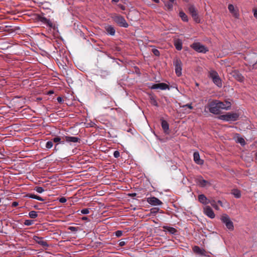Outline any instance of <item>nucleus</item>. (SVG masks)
Here are the masks:
<instances>
[{"label": "nucleus", "instance_id": "obj_7", "mask_svg": "<svg viewBox=\"0 0 257 257\" xmlns=\"http://www.w3.org/2000/svg\"><path fill=\"white\" fill-rule=\"evenodd\" d=\"M38 20L44 24L46 25L47 26L53 28V29H55V25L50 20L47 19L46 18L42 16H38Z\"/></svg>", "mask_w": 257, "mask_h": 257}, {"label": "nucleus", "instance_id": "obj_13", "mask_svg": "<svg viewBox=\"0 0 257 257\" xmlns=\"http://www.w3.org/2000/svg\"><path fill=\"white\" fill-rule=\"evenodd\" d=\"M203 210L204 213L210 218H214L215 217V214L209 206H205Z\"/></svg>", "mask_w": 257, "mask_h": 257}, {"label": "nucleus", "instance_id": "obj_55", "mask_svg": "<svg viewBox=\"0 0 257 257\" xmlns=\"http://www.w3.org/2000/svg\"><path fill=\"white\" fill-rule=\"evenodd\" d=\"M121 8L122 9V10H124V7L123 6H121Z\"/></svg>", "mask_w": 257, "mask_h": 257}, {"label": "nucleus", "instance_id": "obj_34", "mask_svg": "<svg viewBox=\"0 0 257 257\" xmlns=\"http://www.w3.org/2000/svg\"><path fill=\"white\" fill-rule=\"evenodd\" d=\"M53 146V142L52 140L50 141H48L46 143V147L47 149L52 148Z\"/></svg>", "mask_w": 257, "mask_h": 257}, {"label": "nucleus", "instance_id": "obj_20", "mask_svg": "<svg viewBox=\"0 0 257 257\" xmlns=\"http://www.w3.org/2000/svg\"><path fill=\"white\" fill-rule=\"evenodd\" d=\"M193 158L194 162L198 165H202L203 161L200 158V155L198 152H195L193 154Z\"/></svg>", "mask_w": 257, "mask_h": 257}, {"label": "nucleus", "instance_id": "obj_11", "mask_svg": "<svg viewBox=\"0 0 257 257\" xmlns=\"http://www.w3.org/2000/svg\"><path fill=\"white\" fill-rule=\"evenodd\" d=\"M196 181L197 184L201 187L210 185V183L208 181L203 179L201 176L198 177L196 179Z\"/></svg>", "mask_w": 257, "mask_h": 257}, {"label": "nucleus", "instance_id": "obj_58", "mask_svg": "<svg viewBox=\"0 0 257 257\" xmlns=\"http://www.w3.org/2000/svg\"><path fill=\"white\" fill-rule=\"evenodd\" d=\"M254 65H256V63H254V64H253V66L254 67H255V68H256V67H255V66H254Z\"/></svg>", "mask_w": 257, "mask_h": 257}, {"label": "nucleus", "instance_id": "obj_24", "mask_svg": "<svg viewBox=\"0 0 257 257\" xmlns=\"http://www.w3.org/2000/svg\"><path fill=\"white\" fill-rule=\"evenodd\" d=\"M175 48L178 50H181L182 48V43L179 39L176 40L174 42Z\"/></svg>", "mask_w": 257, "mask_h": 257}, {"label": "nucleus", "instance_id": "obj_9", "mask_svg": "<svg viewBox=\"0 0 257 257\" xmlns=\"http://www.w3.org/2000/svg\"><path fill=\"white\" fill-rule=\"evenodd\" d=\"M192 47L194 50L198 52L206 53L208 51L207 49L204 45L199 43H193Z\"/></svg>", "mask_w": 257, "mask_h": 257}, {"label": "nucleus", "instance_id": "obj_36", "mask_svg": "<svg viewBox=\"0 0 257 257\" xmlns=\"http://www.w3.org/2000/svg\"><path fill=\"white\" fill-rule=\"evenodd\" d=\"M237 142L240 143L242 146H244L245 144L244 139L241 137L237 138Z\"/></svg>", "mask_w": 257, "mask_h": 257}, {"label": "nucleus", "instance_id": "obj_19", "mask_svg": "<svg viewBox=\"0 0 257 257\" xmlns=\"http://www.w3.org/2000/svg\"><path fill=\"white\" fill-rule=\"evenodd\" d=\"M107 34L114 36L115 33L114 28L111 25H106L104 27Z\"/></svg>", "mask_w": 257, "mask_h": 257}, {"label": "nucleus", "instance_id": "obj_16", "mask_svg": "<svg viewBox=\"0 0 257 257\" xmlns=\"http://www.w3.org/2000/svg\"><path fill=\"white\" fill-rule=\"evenodd\" d=\"M152 89H160L161 90H165L167 88H169V86L167 84L164 83H160L155 84L151 87Z\"/></svg>", "mask_w": 257, "mask_h": 257}, {"label": "nucleus", "instance_id": "obj_12", "mask_svg": "<svg viewBox=\"0 0 257 257\" xmlns=\"http://www.w3.org/2000/svg\"><path fill=\"white\" fill-rule=\"evenodd\" d=\"M52 141L53 143H56V145L54 147V149L57 150V147L58 145L60 144H64L65 141H64L63 136H55L54 138L52 139Z\"/></svg>", "mask_w": 257, "mask_h": 257}, {"label": "nucleus", "instance_id": "obj_45", "mask_svg": "<svg viewBox=\"0 0 257 257\" xmlns=\"http://www.w3.org/2000/svg\"><path fill=\"white\" fill-rule=\"evenodd\" d=\"M18 205V202H13L12 203V206L16 207Z\"/></svg>", "mask_w": 257, "mask_h": 257}, {"label": "nucleus", "instance_id": "obj_17", "mask_svg": "<svg viewBox=\"0 0 257 257\" xmlns=\"http://www.w3.org/2000/svg\"><path fill=\"white\" fill-rule=\"evenodd\" d=\"M34 240L36 241V242H37V243L39 244L40 245H42L44 247L48 246L47 242L44 241L42 237L34 236Z\"/></svg>", "mask_w": 257, "mask_h": 257}, {"label": "nucleus", "instance_id": "obj_41", "mask_svg": "<svg viewBox=\"0 0 257 257\" xmlns=\"http://www.w3.org/2000/svg\"><path fill=\"white\" fill-rule=\"evenodd\" d=\"M181 107H187L188 108H189L190 109H192L193 108V106H192V104L191 103H190V104H186L185 105H183Z\"/></svg>", "mask_w": 257, "mask_h": 257}, {"label": "nucleus", "instance_id": "obj_46", "mask_svg": "<svg viewBox=\"0 0 257 257\" xmlns=\"http://www.w3.org/2000/svg\"><path fill=\"white\" fill-rule=\"evenodd\" d=\"M57 100H58V101L59 102L61 103V102H62V101H63V99H62V97H57Z\"/></svg>", "mask_w": 257, "mask_h": 257}, {"label": "nucleus", "instance_id": "obj_3", "mask_svg": "<svg viewBox=\"0 0 257 257\" xmlns=\"http://www.w3.org/2000/svg\"><path fill=\"white\" fill-rule=\"evenodd\" d=\"M112 18L113 20L119 26L123 27L124 28L128 27V25L122 16L115 14L112 17Z\"/></svg>", "mask_w": 257, "mask_h": 257}, {"label": "nucleus", "instance_id": "obj_56", "mask_svg": "<svg viewBox=\"0 0 257 257\" xmlns=\"http://www.w3.org/2000/svg\"><path fill=\"white\" fill-rule=\"evenodd\" d=\"M255 159L257 160V153L255 154Z\"/></svg>", "mask_w": 257, "mask_h": 257}, {"label": "nucleus", "instance_id": "obj_42", "mask_svg": "<svg viewBox=\"0 0 257 257\" xmlns=\"http://www.w3.org/2000/svg\"><path fill=\"white\" fill-rule=\"evenodd\" d=\"M122 232L120 230H117L115 232V235L117 237H120L122 235Z\"/></svg>", "mask_w": 257, "mask_h": 257}, {"label": "nucleus", "instance_id": "obj_22", "mask_svg": "<svg viewBox=\"0 0 257 257\" xmlns=\"http://www.w3.org/2000/svg\"><path fill=\"white\" fill-rule=\"evenodd\" d=\"M198 200L200 202L204 204H208L209 202V200L203 194H201L198 196Z\"/></svg>", "mask_w": 257, "mask_h": 257}, {"label": "nucleus", "instance_id": "obj_38", "mask_svg": "<svg viewBox=\"0 0 257 257\" xmlns=\"http://www.w3.org/2000/svg\"><path fill=\"white\" fill-rule=\"evenodd\" d=\"M81 213L84 214H87L89 213V209L88 208L83 209L81 210Z\"/></svg>", "mask_w": 257, "mask_h": 257}, {"label": "nucleus", "instance_id": "obj_37", "mask_svg": "<svg viewBox=\"0 0 257 257\" xmlns=\"http://www.w3.org/2000/svg\"><path fill=\"white\" fill-rule=\"evenodd\" d=\"M167 230L171 234H175L177 232L176 229L173 227H168Z\"/></svg>", "mask_w": 257, "mask_h": 257}, {"label": "nucleus", "instance_id": "obj_49", "mask_svg": "<svg viewBox=\"0 0 257 257\" xmlns=\"http://www.w3.org/2000/svg\"><path fill=\"white\" fill-rule=\"evenodd\" d=\"M130 196H132V197H135L136 196V193L130 194Z\"/></svg>", "mask_w": 257, "mask_h": 257}, {"label": "nucleus", "instance_id": "obj_50", "mask_svg": "<svg viewBox=\"0 0 257 257\" xmlns=\"http://www.w3.org/2000/svg\"><path fill=\"white\" fill-rule=\"evenodd\" d=\"M112 2L114 3H117L119 2V0H112Z\"/></svg>", "mask_w": 257, "mask_h": 257}, {"label": "nucleus", "instance_id": "obj_23", "mask_svg": "<svg viewBox=\"0 0 257 257\" xmlns=\"http://www.w3.org/2000/svg\"><path fill=\"white\" fill-rule=\"evenodd\" d=\"M162 127L166 133H168L169 132V124L165 120H162L161 123Z\"/></svg>", "mask_w": 257, "mask_h": 257}, {"label": "nucleus", "instance_id": "obj_27", "mask_svg": "<svg viewBox=\"0 0 257 257\" xmlns=\"http://www.w3.org/2000/svg\"><path fill=\"white\" fill-rule=\"evenodd\" d=\"M179 16L183 21L187 22L188 21L187 16L183 11L180 12Z\"/></svg>", "mask_w": 257, "mask_h": 257}, {"label": "nucleus", "instance_id": "obj_47", "mask_svg": "<svg viewBox=\"0 0 257 257\" xmlns=\"http://www.w3.org/2000/svg\"><path fill=\"white\" fill-rule=\"evenodd\" d=\"M125 244V243L124 241H121V242H119V245L120 246H122L124 245Z\"/></svg>", "mask_w": 257, "mask_h": 257}, {"label": "nucleus", "instance_id": "obj_40", "mask_svg": "<svg viewBox=\"0 0 257 257\" xmlns=\"http://www.w3.org/2000/svg\"><path fill=\"white\" fill-rule=\"evenodd\" d=\"M120 153L118 151H115L113 153V156L115 158H117L119 157Z\"/></svg>", "mask_w": 257, "mask_h": 257}, {"label": "nucleus", "instance_id": "obj_31", "mask_svg": "<svg viewBox=\"0 0 257 257\" xmlns=\"http://www.w3.org/2000/svg\"><path fill=\"white\" fill-rule=\"evenodd\" d=\"M209 203H210L211 205V206L213 207H214L215 209H216V210L219 209V207L216 204V203L214 200H211V201L209 200Z\"/></svg>", "mask_w": 257, "mask_h": 257}, {"label": "nucleus", "instance_id": "obj_57", "mask_svg": "<svg viewBox=\"0 0 257 257\" xmlns=\"http://www.w3.org/2000/svg\"><path fill=\"white\" fill-rule=\"evenodd\" d=\"M254 65H256V63H254V64H253V66L254 67H255V68H256V67H255V66H254Z\"/></svg>", "mask_w": 257, "mask_h": 257}, {"label": "nucleus", "instance_id": "obj_21", "mask_svg": "<svg viewBox=\"0 0 257 257\" xmlns=\"http://www.w3.org/2000/svg\"><path fill=\"white\" fill-rule=\"evenodd\" d=\"M228 10L229 12L235 17L238 18L239 15L237 11L234 9V6L232 4H229L228 7Z\"/></svg>", "mask_w": 257, "mask_h": 257}, {"label": "nucleus", "instance_id": "obj_18", "mask_svg": "<svg viewBox=\"0 0 257 257\" xmlns=\"http://www.w3.org/2000/svg\"><path fill=\"white\" fill-rule=\"evenodd\" d=\"M216 101L219 106V107L220 110L221 109L227 110L229 108V107L231 106V104L229 102H226L225 103H224L219 101L218 100H216Z\"/></svg>", "mask_w": 257, "mask_h": 257}, {"label": "nucleus", "instance_id": "obj_30", "mask_svg": "<svg viewBox=\"0 0 257 257\" xmlns=\"http://www.w3.org/2000/svg\"><path fill=\"white\" fill-rule=\"evenodd\" d=\"M29 215L31 218H36L38 216L37 212L35 211H30Z\"/></svg>", "mask_w": 257, "mask_h": 257}, {"label": "nucleus", "instance_id": "obj_59", "mask_svg": "<svg viewBox=\"0 0 257 257\" xmlns=\"http://www.w3.org/2000/svg\"><path fill=\"white\" fill-rule=\"evenodd\" d=\"M184 1H185L186 2H188L189 0H183Z\"/></svg>", "mask_w": 257, "mask_h": 257}, {"label": "nucleus", "instance_id": "obj_52", "mask_svg": "<svg viewBox=\"0 0 257 257\" xmlns=\"http://www.w3.org/2000/svg\"><path fill=\"white\" fill-rule=\"evenodd\" d=\"M218 203L219 204H220L221 205H222V202H221V201H220V200L218 201Z\"/></svg>", "mask_w": 257, "mask_h": 257}, {"label": "nucleus", "instance_id": "obj_4", "mask_svg": "<svg viewBox=\"0 0 257 257\" xmlns=\"http://www.w3.org/2000/svg\"><path fill=\"white\" fill-rule=\"evenodd\" d=\"M221 220L225 224L226 227L230 230L234 229L233 222L227 214H223L221 217Z\"/></svg>", "mask_w": 257, "mask_h": 257}, {"label": "nucleus", "instance_id": "obj_1", "mask_svg": "<svg viewBox=\"0 0 257 257\" xmlns=\"http://www.w3.org/2000/svg\"><path fill=\"white\" fill-rule=\"evenodd\" d=\"M208 108L209 111L213 114H219L221 110L216 100L210 102L207 106H205V108Z\"/></svg>", "mask_w": 257, "mask_h": 257}, {"label": "nucleus", "instance_id": "obj_8", "mask_svg": "<svg viewBox=\"0 0 257 257\" xmlns=\"http://www.w3.org/2000/svg\"><path fill=\"white\" fill-rule=\"evenodd\" d=\"M63 138L65 142L69 144L70 145L76 143H80V139L76 137L63 135Z\"/></svg>", "mask_w": 257, "mask_h": 257}, {"label": "nucleus", "instance_id": "obj_10", "mask_svg": "<svg viewBox=\"0 0 257 257\" xmlns=\"http://www.w3.org/2000/svg\"><path fill=\"white\" fill-rule=\"evenodd\" d=\"M174 65L175 67V72L178 76H180L182 74V62L180 60L176 59L175 60Z\"/></svg>", "mask_w": 257, "mask_h": 257}, {"label": "nucleus", "instance_id": "obj_28", "mask_svg": "<svg viewBox=\"0 0 257 257\" xmlns=\"http://www.w3.org/2000/svg\"><path fill=\"white\" fill-rule=\"evenodd\" d=\"M150 102L152 105L156 106H158V102L156 99V98L154 96H153V95L150 96Z\"/></svg>", "mask_w": 257, "mask_h": 257}, {"label": "nucleus", "instance_id": "obj_15", "mask_svg": "<svg viewBox=\"0 0 257 257\" xmlns=\"http://www.w3.org/2000/svg\"><path fill=\"white\" fill-rule=\"evenodd\" d=\"M231 74L237 81L242 82L244 80L243 76L237 70L233 71Z\"/></svg>", "mask_w": 257, "mask_h": 257}, {"label": "nucleus", "instance_id": "obj_14", "mask_svg": "<svg viewBox=\"0 0 257 257\" xmlns=\"http://www.w3.org/2000/svg\"><path fill=\"white\" fill-rule=\"evenodd\" d=\"M148 202L152 205H160L162 204L161 201L156 197H152L147 199Z\"/></svg>", "mask_w": 257, "mask_h": 257}, {"label": "nucleus", "instance_id": "obj_26", "mask_svg": "<svg viewBox=\"0 0 257 257\" xmlns=\"http://www.w3.org/2000/svg\"><path fill=\"white\" fill-rule=\"evenodd\" d=\"M232 194L235 197L238 198L241 196V193L240 191L237 189H233L232 190Z\"/></svg>", "mask_w": 257, "mask_h": 257}, {"label": "nucleus", "instance_id": "obj_33", "mask_svg": "<svg viewBox=\"0 0 257 257\" xmlns=\"http://www.w3.org/2000/svg\"><path fill=\"white\" fill-rule=\"evenodd\" d=\"M173 3H171L170 2V3H167L165 4V7L168 10H172L173 9Z\"/></svg>", "mask_w": 257, "mask_h": 257}, {"label": "nucleus", "instance_id": "obj_53", "mask_svg": "<svg viewBox=\"0 0 257 257\" xmlns=\"http://www.w3.org/2000/svg\"><path fill=\"white\" fill-rule=\"evenodd\" d=\"M87 219V217H83L82 218V219H83V220H85V219Z\"/></svg>", "mask_w": 257, "mask_h": 257}, {"label": "nucleus", "instance_id": "obj_25", "mask_svg": "<svg viewBox=\"0 0 257 257\" xmlns=\"http://www.w3.org/2000/svg\"><path fill=\"white\" fill-rule=\"evenodd\" d=\"M27 196L29 198H33V199H36L38 200L39 201H44V199H43L42 197H41L39 196H37L36 195H35L34 194H29Z\"/></svg>", "mask_w": 257, "mask_h": 257}, {"label": "nucleus", "instance_id": "obj_2", "mask_svg": "<svg viewBox=\"0 0 257 257\" xmlns=\"http://www.w3.org/2000/svg\"><path fill=\"white\" fill-rule=\"evenodd\" d=\"M239 114L236 112H227L226 114L219 116L220 119L225 121H235L239 117Z\"/></svg>", "mask_w": 257, "mask_h": 257}, {"label": "nucleus", "instance_id": "obj_51", "mask_svg": "<svg viewBox=\"0 0 257 257\" xmlns=\"http://www.w3.org/2000/svg\"><path fill=\"white\" fill-rule=\"evenodd\" d=\"M154 2H155V3H159V0H153Z\"/></svg>", "mask_w": 257, "mask_h": 257}, {"label": "nucleus", "instance_id": "obj_43", "mask_svg": "<svg viewBox=\"0 0 257 257\" xmlns=\"http://www.w3.org/2000/svg\"><path fill=\"white\" fill-rule=\"evenodd\" d=\"M69 230H70V231H73V232H75L76 231H77V228L75 227H73V226H70L68 228Z\"/></svg>", "mask_w": 257, "mask_h": 257}, {"label": "nucleus", "instance_id": "obj_39", "mask_svg": "<svg viewBox=\"0 0 257 257\" xmlns=\"http://www.w3.org/2000/svg\"><path fill=\"white\" fill-rule=\"evenodd\" d=\"M152 52L155 56H159V55H160L159 51L156 49H152Z\"/></svg>", "mask_w": 257, "mask_h": 257}, {"label": "nucleus", "instance_id": "obj_54", "mask_svg": "<svg viewBox=\"0 0 257 257\" xmlns=\"http://www.w3.org/2000/svg\"><path fill=\"white\" fill-rule=\"evenodd\" d=\"M169 1H170V2H171V3H173V2H174V0H169Z\"/></svg>", "mask_w": 257, "mask_h": 257}, {"label": "nucleus", "instance_id": "obj_5", "mask_svg": "<svg viewBox=\"0 0 257 257\" xmlns=\"http://www.w3.org/2000/svg\"><path fill=\"white\" fill-rule=\"evenodd\" d=\"M209 77L212 79L213 82L218 87L222 86L221 80L220 78L218 73L215 71H210L209 72Z\"/></svg>", "mask_w": 257, "mask_h": 257}, {"label": "nucleus", "instance_id": "obj_48", "mask_svg": "<svg viewBox=\"0 0 257 257\" xmlns=\"http://www.w3.org/2000/svg\"><path fill=\"white\" fill-rule=\"evenodd\" d=\"M253 15L255 18H257V10L254 11Z\"/></svg>", "mask_w": 257, "mask_h": 257}, {"label": "nucleus", "instance_id": "obj_29", "mask_svg": "<svg viewBox=\"0 0 257 257\" xmlns=\"http://www.w3.org/2000/svg\"><path fill=\"white\" fill-rule=\"evenodd\" d=\"M193 250L195 252L197 253L200 254H203L202 250L198 246H195L193 247Z\"/></svg>", "mask_w": 257, "mask_h": 257}, {"label": "nucleus", "instance_id": "obj_35", "mask_svg": "<svg viewBox=\"0 0 257 257\" xmlns=\"http://www.w3.org/2000/svg\"><path fill=\"white\" fill-rule=\"evenodd\" d=\"M33 223H34L33 220L27 219V220H25L24 224L27 226H30V225H32L33 224Z\"/></svg>", "mask_w": 257, "mask_h": 257}, {"label": "nucleus", "instance_id": "obj_32", "mask_svg": "<svg viewBox=\"0 0 257 257\" xmlns=\"http://www.w3.org/2000/svg\"><path fill=\"white\" fill-rule=\"evenodd\" d=\"M34 190L39 193H41L44 191V189L42 187L39 186H36L34 188Z\"/></svg>", "mask_w": 257, "mask_h": 257}, {"label": "nucleus", "instance_id": "obj_44", "mask_svg": "<svg viewBox=\"0 0 257 257\" xmlns=\"http://www.w3.org/2000/svg\"><path fill=\"white\" fill-rule=\"evenodd\" d=\"M59 201L61 203H65L66 202V199L65 197H61L59 199Z\"/></svg>", "mask_w": 257, "mask_h": 257}, {"label": "nucleus", "instance_id": "obj_6", "mask_svg": "<svg viewBox=\"0 0 257 257\" xmlns=\"http://www.w3.org/2000/svg\"><path fill=\"white\" fill-rule=\"evenodd\" d=\"M188 11L190 14L191 15L193 20L197 23H199L200 19L199 18L197 10L195 8L194 6L192 5H189L188 6Z\"/></svg>", "mask_w": 257, "mask_h": 257}]
</instances>
